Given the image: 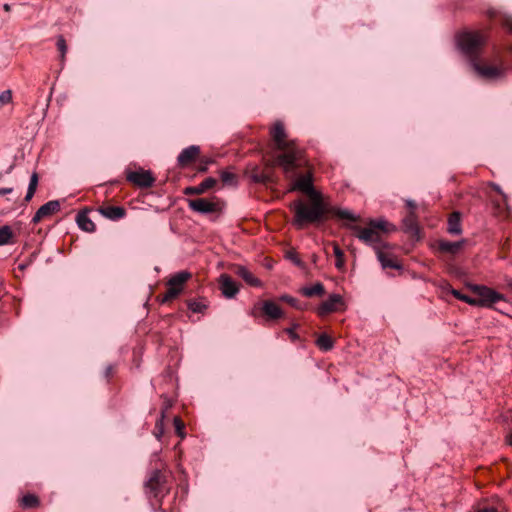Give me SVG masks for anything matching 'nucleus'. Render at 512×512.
Instances as JSON below:
<instances>
[{
	"label": "nucleus",
	"mask_w": 512,
	"mask_h": 512,
	"mask_svg": "<svg viewBox=\"0 0 512 512\" xmlns=\"http://www.w3.org/2000/svg\"><path fill=\"white\" fill-rule=\"evenodd\" d=\"M291 191H300L306 194L308 197L322 195L319 191L314 188L313 185V173L308 170L306 173L296 177L290 189Z\"/></svg>",
	"instance_id": "6e6552de"
},
{
	"label": "nucleus",
	"mask_w": 512,
	"mask_h": 512,
	"mask_svg": "<svg viewBox=\"0 0 512 512\" xmlns=\"http://www.w3.org/2000/svg\"><path fill=\"white\" fill-rule=\"evenodd\" d=\"M56 46H57L58 51L60 52L61 61H64L65 55L67 53V44H66V40L64 39V37L62 35H59L57 37Z\"/></svg>",
	"instance_id": "58836bf2"
},
{
	"label": "nucleus",
	"mask_w": 512,
	"mask_h": 512,
	"mask_svg": "<svg viewBox=\"0 0 512 512\" xmlns=\"http://www.w3.org/2000/svg\"><path fill=\"white\" fill-rule=\"evenodd\" d=\"M471 64L477 74L483 79L498 80L505 76L506 70L503 66L484 64L479 59H474Z\"/></svg>",
	"instance_id": "0eeeda50"
},
{
	"label": "nucleus",
	"mask_w": 512,
	"mask_h": 512,
	"mask_svg": "<svg viewBox=\"0 0 512 512\" xmlns=\"http://www.w3.org/2000/svg\"><path fill=\"white\" fill-rule=\"evenodd\" d=\"M293 211L292 224L297 229H303L308 225H318L328 219L331 214L340 219L349 220L352 222L357 221V217L349 210L332 207L326 204L322 195L309 197V201L301 199L295 200L290 205Z\"/></svg>",
	"instance_id": "f257e3e1"
},
{
	"label": "nucleus",
	"mask_w": 512,
	"mask_h": 512,
	"mask_svg": "<svg viewBox=\"0 0 512 512\" xmlns=\"http://www.w3.org/2000/svg\"><path fill=\"white\" fill-rule=\"evenodd\" d=\"M349 227L356 232V236L360 241L366 245L372 246L376 253L378 250H382L386 247V244L382 240V235L373 227L367 226L362 228L358 225H351Z\"/></svg>",
	"instance_id": "39448f33"
},
{
	"label": "nucleus",
	"mask_w": 512,
	"mask_h": 512,
	"mask_svg": "<svg viewBox=\"0 0 512 512\" xmlns=\"http://www.w3.org/2000/svg\"><path fill=\"white\" fill-rule=\"evenodd\" d=\"M235 273L250 286L260 287L262 285L261 281L244 266H236Z\"/></svg>",
	"instance_id": "6ab92c4d"
},
{
	"label": "nucleus",
	"mask_w": 512,
	"mask_h": 512,
	"mask_svg": "<svg viewBox=\"0 0 512 512\" xmlns=\"http://www.w3.org/2000/svg\"><path fill=\"white\" fill-rule=\"evenodd\" d=\"M250 178L254 183L258 184H269L273 182L272 175L260 170L258 167H255L251 173Z\"/></svg>",
	"instance_id": "b1692460"
},
{
	"label": "nucleus",
	"mask_w": 512,
	"mask_h": 512,
	"mask_svg": "<svg viewBox=\"0 0 512 512\" xmlns=\"http://www.w3.org/2000/svg\"><path fill=\"white\" fill-rule=\"evenodd\" d=\"M166 477L161 470L156 469L151 472L148 480L144 484L145 493L149 497L159 498L167 492Z\"/></svg>",
	"instance_id": "423d86ee"
},
{
	"label": "nucleus",
	"mask_w": 512,
	"mask_h": 512,
	"mask_svg": "<svg viewBox=\"0 0 512 512\" xmlns=\"http://www.w3.org/2000/svg\"><path fill=\"white\" fill-rule=\"evenodd\" d=\"M298 327L297 324H294L292 327L286 328L285 332L289 335L292 341H296L299 339L298 334L295 332V329Z\"/></svg>",
	"instance_id": "c03bdc74"
},
{
	"label": "nucleus",
	"mask_w": 512,
	"mask_h": 512,
	"mask_svg": "<svg viewBox=\"0 0 512 512\" xmlns=\"http://www.w3.org/2000/svg\"><path fill=\"white\" fill-rule=\"evenodd\" d=\"M76 222L79 228L85 232L92 233L96 229L94 222L88 217L86 211H82L77 214Z\"/></svg>",
	"instance_id": "412c9836"
},
{
	"label": "nucleus",
	"mask_w": 512,
	"mask_h": 512,
	"mask_svg": "<svg viewBox=\"0 0 512 512\" xmlns=\"http://www.w3.org/2000/svg\"><path fill=\"white\" fill-rule=\"evenodd\" d=\"M486 36L479 31H465L458 35L457 43L461 51L470 57L471 63L478 59L481 48L486 44Z\"/></svg>",
	"instance_id": "7ed1b4c3"
},
{
	"label": "nucleus",
	"mask_w": 512,
	"mask_h": 512,
	"mask_svg": "<svg viewBox=\"0 0 512 512\" xmlns=\"http://www.w3.org/2000/svg\"><path fill=\"white\" fill-rule=\"evenodd\" d=\"M300 292L306 297L322 296L325 288L321 282H317L311 287H303Z\"/></svg>",
	"instance_id": "cd10ccee"
},
{
	"label": "nucleus",
	"mask_w": 512,
	"mask_h": 512,
	"mask_svg": "<svg viewBox=\"0 0 512 512\" xmlns=\"http://www.w3.org/2000/svg\"><path fill=\"white\" fill-rule=\"evenodd\" d=\"M187 203L188 207L192 211L200 214H211L220 210L218 202H214L206 198L188 199Z\"/></svg>",
	"instance_id": "1a4fd4ad"
},
{
	"label": "nucleus",
	"mask_w": 512,
	"mask_h": 512,
	"mask_svg": "<svg viewBox=\"0 0 512 512\" xmlns=\"http://www.w3.org/2000/svg\"><path fill=\"white\" fill-rule=\"evenodd\" d=\"M275 144V149L279 151L270 163L269 167L279 166L283 169L286 177H296L297 170L306 165L307 161L303 157V152L299 149L294 140H287L285 127L282 122L274 124L270 131Z\"/></svg>",
	"instance_id": "f03ea898"
},
{
	"label": "nucleus",
	"mask_w": 512,
	"mask_h": 512,
	"mask_svg": "<svg viewBox=\"0 0 512 512\" xmlns=\"http://www.w3.org/2000/svg\"><path fill=\"white\" fill-rule=\"evenodd\" d=\"M13 192V188H0V196L10 194Z\"/></svg>",
	"instance_id": "8fccbe9b"
},
{
	"label": "nucleus",
	"mask_w": 512,
	"mask_h": 512,
	"mask_svg": "<svg viewBox=\"0 0 512 512\" xmlns=\"http://www.w3.org/2000/svg\"><path fill=\"white\" fill-rule=\"evenodd\" d=\"M114 373V366L113 365H108L106 368H105V371H104V376L106 378H110Z\"/></svg>",
	"instance_id": "de8ad7c7"
},
{
	"label": "nucleus",
	"mask_w": 512,
	"mask_h": 512,
	"mask_svg": "<svg viewBox=\"0 0 512 512\" xmlns=\"http://www.w3.org/2000/svg\"><path fill=\"white\" fill-rule=\"evenodd\" d=\"M262 310L270 319H279L283 315L281 308L270 300L263 303Z\"/></svg>",
	"instance_id": "4be33fe9"
},
{
	"label": "nucleus",
	"mask_w": 512,
	"mask_h": 512,
	"mask_svg": "<svg viewBox=\"0 0 512 512\" xmlns=\"http://www.w3.org/2000/svg\"><path fill=\"white\" fill-rule=\"evenodd\" d=\"M192 274L188 271H180L176 274L172 275L171 278L168 280L167 285L168 286H176L179 288H183V285L191 279Z\"/></svg>",
	"instance_id": "393cba45"
},
{
	"label": "nucleus",
	"mask_w": 512,
	"mask_h": 512,
	"mask_svg": "<svg viewBox=\"0 0 512 512\" xmlns=\"http://www.w3.org/2000/svg\"><path fill=\"white\" fill-rule=\"evenodd\" d=\"M219 283L221 292L226 298H233L239 291L236 282L227 274L220 276Z\"/></svg>",
	"instance_id": "dca6fc26"
},
{
	"label": "nucleus",
	"mask_w": 512,
	"mask_h": 512,
	"mask_svg": "<svg viewBox=\"0 0 512 512\" xmlns=\"http://www.w3.org/2000/svg\"><path fill=\"white\" fill-rule=\"evenodd\" d=\"M506 444L507 445H512V441L509 437H506Z\"/></svg>",
	"instance_id": "864d4df0"
},
{
	"label": "nucleus",
	"mask_w": 512,
	"mask_h": 512,
	"mask_svg": "<svg viewBox=\"0 0 512 512\" xmlns=\"http://www.w3.org/2000/svg\"><path fill=\"white\" fill-rule=\"evenodd\" d=\"M343 304V299L339 294H331L327 300L322 302L318 308L319 316H325L338 310V305Z\"/></svg>",
	"instance_id": "2eb2a0df"
},
{
	"label": "nucleus",
	"mask_w": 512,
	"mask_h": 512,
	"mask_svg": "<svg viewBox=\"0 0 512 512\" xmlns=\"http://www.w3.org/2000/svg\"><path fill=\"white\" fill-rule=\"evenodd\" d=\"M182 291H183V288H179L176 286H168V289H167L166 293L164 294L161 302L167 303V302L174 300L175 298H177L180 295V293Z\"/></svg>",
	"instance_id": "473e14b6"
},
{
	"label": "nucleus",
	"mask_w": 512,
	"mask_h": 512,
	"mask_svg": "<svg viewBox=\"0 0 512 512\" xmlns=\"http://www.w3.org/2000/svg\"><path fill=\"white\" fill-rule=\"evenodd\" d=\"M215 161L212 158L204 157L200 160V164L197 167V172L199 174H204L208 171L209 166L213 164Z\"/></svg>",
	"instance_id": "ea45409f"
},
{
	"label": "nucleus",
	"mask_w": 512,
	"mask_h": 512,
	"mask_svg": "<svg viewBox=\"0 0 512 512\" xmlns=\"http://www.w3.org/2000/svg\"><path fill=\"white\" fill-rule=\"evenodd\" d=\"M447 231L452 235H459L462 233L461 214L457 211L450 214L447 223Z\"/></svg>",
	"instance_id": "aec40b11"
},
{
	"label": "nucleus",
	"mask_w": 512,
	"mask_h": 512,
	"mask_svg": "<svg viewBox=\"0 0 512 512\" xmlns=\"http://www.w3.org/2000/svg\"><path fill=\"white\" fill-rule=\"evenodd\" d=\"M12 100V94L10 90L3 91L0 94V106L8 104Z\"/></svg>",
	"instance_id": "79ce46f5"
},
{
	"label": "nucleus",
	"mask_w": 512,
	"mask_h": 512,
	"mask_svg": "<svg viewBox=\"0 0 512 512\" xmlns=\"http://www.w3.org/2000/svg\"><path fill=\"white\" fill-rule=\"evenodd\" d=\"M467 287L477 296L475 306L491 307L504 299L502 294L484 285L467 284Z\"/></svg>",
	"instance_id": "20e7f679"
},
{
	"label": "nucleus",
	"mask_w": 512,
	"mask_h": 512,
	"mask_svg": "<svg viewBox=\"0 0 512 512\" xmlns=\"http://www.w3.org/2000/svg\"><path fill=\"white\" fill-rule=\"evenodd\" d=\"M3 7H4V10H5V11H10V6H9V4H4V6H3Z\"/></svg>",
	"instance_id": "603ef678"
},
{
	"label": "nucleus",
	"mask_w": 512,
	"mask_h": 512,
	"mask_svg": "<svg viewBox=\"0 0 512 512\" xmlns=\"http://www.w3.org/2000/svg\"><path fill=\"white\" fill-rule=\"evenodd\" d=\"M97 211L105 218L117 221L126 216V209L121 206H100Z\"/></svg>",
	"instance_id": "f3484780"
},
{
	"label": "nucleus",
	"mask_w": 512,
	"mask_h": 512,
	"mask_svg": "<svg viewBox=\"0 0 512 512\" xmlns=\"http://www.w3.org/2000/svg\"><path fill=\"white\" fill-rule=\"evenodd\" d=\"M316 345L320 350L327 352L333 348L334 342L329 335L323 333L317 338Z\"/></svg>",
	"instance_id": "c85d7f7f"
},
{
	"label": "nucleus",
	"mask_w": 512,
	"mask_h": 512,
	"mask_svg": "<svg viewBox=\"0 0 512 512\" xmlns=\"http://www.w3.org/2000/svg\"><path fill=\"white\" fill-rule=\"evenodd\" d=\"M220 178L224 185L234 186L237 184L236 174L223 170L220 172Z\"/></svg>",
	"instance_id": "72a5a7b5"
},
{
	"label": "nucleus",
	"mask_w": 512,
	"mask_h": 512,
	"mask_svg": "<svg viewBox=\"0 0 512 512\" xmlns=\"http://www.w3.org/2000/svg\"><path fill=\"white\" fill-rule=\"evenodd\" d=\"M368 226L373 227L374 229H376V231H379L380 234L396 231V227L394 225L388 223L386 220L383 219L371 220Z\"/></svg>",
	"instance_id": "bb28decb"
},
{
	"label": "nucleus",
	"mask_w": 512,
	"mask_h": 512,
	"mask_svg": "<svg viewBox=\"0 0 512 512\" xmlns=\"http://www.w3.org/2000/svg\"><path fill=\"white\" fill-rule=\"evenodd\" d=\"M39 505V499L34 494H26L21 499V506L26 509L35 508Z\"/></svg>",
	"instance_id": "2f4dec72"
},
{
	"label": "nucleus",
	"mask_w": 512,
	"mask_h": 512,
	"mask_svg": "<svg viewBox=\"0 0 512 512\" xmlns=\"http://www.w3.org/2000/svg\"><path fill=\"white\" fill-rule=\"evenodd\" d=\"M466 244V240L462 239L460 241H448L440 239L436 242L435 247L438 252L449 255H456Z\"/></svg>",
	"instance_id": "ddd939ff"
},
{
	"label": "nucleus",
	"mask_w": 512,
	"mask_h": 512,
	"mask_svg": "<svg viewBox=\"0 0 512 512\" xmlns=\"http://www.w3.org/2000/svg\"><path fill=\"white\" fill-rule=\"evenodd\" d=\"M376 255L384 269L385 268L401 269V265L398 263V261L395 258H393L392 256L383 252V250H378Z\"/></svg>",
	"instance_id": "5701e85b"
},
{
	"label": "nucleus",
	"mask_w": 512,
	"mask_h": 512,
	"mask_svg": "<svg viewBox=\"0 0 512 512\" xmlns=\"http://www.w3.org/2000/svg\"><path fill=\"white\" fill-rule=\"evenodd\" d=\"M403 230L413 236L418 235L419 226L417 222V216L414 211L409 213L402 220Z\"/></svg>",
	"instance_id": "a211bd4d"
},
{
	"label": "nucleus",
	"mask_w": 512,
	"mask_h": 512,
	"mask_svg": "<svg viewBox=\"0 0 512 512\" xmlns=\"http://www.w3.org/2000/svg\"><path fill=\"white\" fill-rule=\"evenodd\" d=\"M476 512H498V510L492 505L482 503L478 505Z\"/></svg>",
	"instance_id": "37998d69"
},
{
	"label": "nucleus",
	"mask_w": 512,
	"mask_h": 512,
	"mask_svg": "<svg viewBox=\"0 0 512 512\" xmlns=\"http://www.w3.org/2000/svg\"><path fill=\"white\" fill-rule=\"evenodd\" d=\"M509 286L512 288V281H511V282H509Z\"/></svg>",
	"instance_id": "5fc2aeb1"
},
{
	"label": "nucleus",
	"mask_w": 512,
	"mask_h": 512,
	"mask_svg": "<svg viewBox=\"0 0 512 512\" xmlns=\"http://www.w3.org/2000/svg\"><path fill=\"white\" fill-rule=\"evenodd\" d=\"M406 205L409 208L410 211H414L417 207L416 203L413 200H406Z\"/></svg>",
	"instance_id": "09e8293b"
},
{
	"label": "nucleus",
	"mask_w": 512,
	"mask_h": 512,
	"mask_svg": "<svg viewBox=\"0 0 512 512\" xmlns=\"http://www.w3.org/2000/svg\"><path fill=\"white\" fill-rule=\"evenodd\" d=\"M127 180L140 188H150L155 182L151 172L142 169L128 172Z\"/></svg>",
	"instance_id": "9d476101"
},
{
	"label": "nucleus",
	"mask_w": 512,
	"mask_h": 512,
	"mask_svg": "<svg viewBox=\"0 0 512 512\" xmlns=\"http://www.w3.org/2000/svg\"><path fill=\"white\" fill-rule=\"evenodd\" d=\"M451 294H452L455 298H457V299H459V300H461V301H463V302H465V303H468V304H470V305H472V306H475V305H476V299H475V298L470 297V296H468V295H465V294L461 293L460 291H458V290H456V289H452V290H451Z\"/></svg>",
	"instance_id": "c9c22d12"
},
{
	"label": "nucleus",
	"mask_w": 512,
	"mask_h": 512,
	"mask_svg": "<svg viewBox=\"0 0 512 512\" xmlns=\"http://www.w3.org/2000/svg\"><path fill=\"white\" fill-rule=\"evenodd\" d=\"M503 26L512 33V17H506L503 21Z\"/></svg>",
	"instance_id": "49530a36"
},
{
	"label": "nucleus",
	"mask_w": 512,
	"mask_h": 512,
	"mask_svg": "<svg viewBox=\"0 0 512 512\" xmlns=\"http://www.w3.org/2000/svg\"><path fill=\"white\" fill-rule=\"evenodd\" d=\"M60 207L61 205L59 200L48 201L36 211L32 218V223L37 224L43 219L50 217L51 215L57 213L60 210Z\"/></svg>",
	"instance_id": "9b49d317"
},
{
	"label": "nucleus",
	"mask_w": 512,
	"mask_h": 512,
	"mask_svg": "<svg viewBox=\"0 0 512 512\" xmlns=\"http://www.w3.org/2000/svg\"><path fill=\"white\" fill-rule=\"evenodd\" d=\"M200 152V147L197 145L184 148L177 157V165L180 168L187 167L199 157Z\"/></svg>",
	"instance_id": "f8f14e48"
},
{
	"label": "nucleus",
	"mask_w": 512,
	"mask_h": 512,
	"mask_svg": "<svg viewBox=\"0 0 512 512\" xmlns=\"http://www.w3.org/2000/svg\"><path fill=\"white\" fill-rule=\"evenodd\" d=\"M495 190L500 193L504 198H506L505 194L503 193V191L501 190V188L499 186H495Z\"/></svg>",
	"instance_id": "3c124183"
},
{
	"label": "nucleus",
	"mask_w": 512,
	"mask_h": 512,
	"mask_svg": "<svg viewBox=\"0 0 512 512\" xmlns=\"http://www.w3.org/2000/svg\"><path fill=\"white\" fill-rule=\"evenodd\" d=\"M287 257L293 261L294 264H296L297 266H301L302 265V262L301 260L298 258V256L295 254V253H292V252H289Z\"/></svg>",
	"instance_id": "a18cd8bd"
},
{
	"label": "nucleus",
	"mask_w": 512,
	"mask_h": 512,
	"mask_svg": "<svg viewBox=\"0 0 512 512\" xmlns=\"http://www.w3.org/2000/svg\"><path fill=\"white\" fill-rule=\"evenodd\" d=\"M333 245V252L336 257L335 267L339 271H343L345 269V255L342 249L339 247L337 243H332Z\"/></svg>",
	"instance_id": "7c9ffc66"
},
{
	"label": "nucleus",
	"mask_w": 512,
	"mask_h": 512,
	"mask_svg": "<svg viewBox=\"0 0 512 512\" xmlns=\"http://www.w3.org/2000/svg\"><path fill=\"white\" fill-rule=\"evenodd\" d=\"M15 234L9 225H3L0 227V246L14 244Z\"/></svg>",
	"instance_id": "a878e982"
},
{
	"label": "nucleus",
	"mask_w": 512,
	"mask_h": 512,
	"mask_svg": "<svg viewBox=\"0 0 512 512\" xmlns=\"http://www.w3.org/2000/svg\"><path fill=\"white\" fill-rule=\"evenodd\" d=\"M173 424L175 427V432L180 438L185 437V424L179 417H174Z\"/></svg>",
	"instance_id": "a19ab883"
},
{
	"label": "nucleus",
	"mask_w": 512,
	"mask_h": 512,
	"mask_svg": "<svg viewBox=\"0 0 512 512\" xmlns=\"http://www.w3.org/2000/svg\"><path fill=\"white\" fill-rule=\"evenodd\" d=\"M218 181L216 178L207 177L200 184L196 186H189L184 188L183 194L186 196L201 195L206 191L213 189L217 185Z\"/></svg>",
	"instance_id": "4468645a"
},
{
	"label": "nucleus",
	"mask_w": 512,
	"mask_h": 512,
	"mask_svg": "<svg viewBox=\"0 0 512 512\" xmlns=\"http://www.w3.org/2000/svg\"><path fill=\"white\" fill-rule=\"evenodd\" d=\"M38 182H39L38 174L36 172H33L30 177L26 196L24 198L25 202H29L33 198V196L36 192L37 186H38Z\"/></svg>",
	"instance_id": "c756f323"
},
{
	"label": "nucleus",
	"mask_w": 512,
	"mask_h": 512,
	"mask_svg": "<svg viewBox=\"0 0 512 512\" xmlns=\"http://www.w3.org/2000/svg\"><path fill=\"white\" fill-rule=\"evenodd\" d=\"M172 406V403L168 400V399H165V402H164V408L162 409V413H161V419L160 421H158L156 423V426H155V429L157 430V432L155 433L156 437L159 438L160 435L163 433V426H162V419L164 417V413L167 409H169L170 407Z\"/></svg>",
	"instance_id": "f704fd0d"
},
{
	"label": "nucleus",
	"mask_w": 512,
	"mask_h": 512,
	"mask_svg": "<svg viewBox=\"0 0 512 512\" xmlns=\"http://www.w3.org/2000/svg\"><path fill=\"white\" fill-rule=\"evenodd\" d=\"M280 300L288 303L289 305H291L292 307H294V308H296L298 310H303L304 309V305L297 298H294L292 296L282 295L280 297Z\"/></svg>",
	"instance_id": "4c0bfd02"
},
{
	"label": "nucleus",
	"mask_w": 512,
	"mask_h": 512,
	"mask_svg": "<svg viewBox=\"0 0 512 512\" xmlns=\"http://www.w3.org/2000/svg\"><path fill=\"white\" fill-rule=\"evenodd\" d=\"M187 306L194 313H203L207 308L206 304L196 300H188Z\"/></svg>",
	"instance_id": "e433bc0d"
}]
</instances>
